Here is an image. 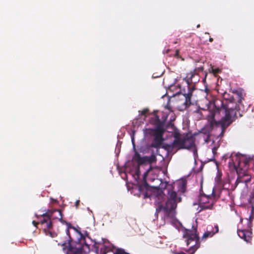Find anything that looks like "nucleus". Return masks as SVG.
Listing matches in <instances>:
<instances>
[{
	"label": "nucleus",
	"mask_w": 254,
	"mask_h": 254,
	"mask_svg": "<svg viewBox=\"0 0 254 254\" xmlns=\"http://www.w3.org/2000/svg\"><path fill=\"white\" fill-rule=\"evenodd\" d=\"M35 216L37 218L41 217L40 223L41 225H45L48 229L52 228L53 221L58 220L62 221L63 214L60 209H48L43 214H35Z\"/></svg>",
	"instance_id": "nucleus-5"
},
{
	"label": "nucleus",
	"mask_w": 254,
	"mask_h": 254,
	"mask_svg": "<svg viewBox=\"0 0 254 254\" xmlns=\"http://www.w3.org/2000/svg\"><path fill=\"white\" fill-rule=\"evenodd\" d=\"M157 160L155 155L152 154L150 156H147V162L148 163H152L155 162Z\"/></svg>",
	"instance_id": "nucleus-19"
},
{
	"label": "nucleus",
	"mask_w": 254,
	"mask_h": 254,
	"mask_svg": "<svg viewBox=\"0 0 254 254\" xmlns=\"http://www.w3.org/2000/svg\"><path fill=\"white\" fill-rule=\"evenodd\" d=\"M223 159L226 161L229 159L228 162L230 167L233 166L238 175H241L242 171H246L249 167V163L251 161L250 158H248L240 154L227 153L223 156Z\"/></svg>",
	"instance_id": "nucleus-4"
},
{
	"label": "nucleus",
	"mask_w": 254,
	"mask_h": 254,
	"mask_svg": "<svg viewBox=\"0 0 254 254\" xmlns=\"http://www.w3.org/2000/svg\"><path fill=\"white\" fill-rule=\"evenodd\" d=\"M161 146L166 150H169L171 148L174 147L172 146V144L170 145L167 143H163Z\"/></svg>",
	"instance_id": "nucleus-20"
},
{
	"label": "nucleus",
	"mask_w": 254,
	"mask_h": 254,
	"mask_svg": "<svg viewBox=\"0 0 254 254\" xmlns=\"http://www.w3.org/2000/svg\"><path fill=\"white\" fill-rule=\"evenodd\" d=\"M253 218H254V216H251L250 217V220L249 221V225H252V220L253 219Z\"/></svg>",
	"instance_id": "nucleus-25"
},
{
	"label": "nucleus",
	"mask_w": 254,
	"mask_h": 254,
	"mask_svg": "<svg viewBox=\"0 0 254 254\" xmlns=\"http://www.w3.org/2000/svg\"><path fill=\"white\" fill-rule=\"evenodd\" d=\"M164 189L167 190V199L165 206L162 204V202L165 199V194L164 191L162 190L158 189L154 194L155 201L158 203L156 208V214H157L161 210H163L168 217L173 218L175 216L177 204L181 201L182 198L178 195L175 191L172 189V187H167Z\"/></svg>",
	"instance_id": "nucleus-3"
},
{
	"label": "nucleus",
	"mask_w": 254,
	"mask_h": 254,
	"mask_svg": "<svg viewBox=\"0 0 254 254\" xmlns=\"http://www.w3.org/2000/svg\"><path fill=\"white\" fill-rule=\"evenodd\" d=\"M179 54V50H177L176 51L175 55L176 56H178Z\"/></svg>",
	"instance_id": "nucleus-27"
},
{
	"label": "nucleus",
	"mask_w": 254,
	"mask_h": 254,
	"mask_svg": "<svg viewBox=\"0 0 254 254\" xmlns=\"http://www.w3.org/2000/svg\"><path fill=\"white\" fill-rule=\"evenodd\" d=\"M216 200L214 189L212 190V196L200 194L198 198V207L197 209V212L200 213L201 211L206 209L212 210Z\"/></svg>",
	"instance_id": "nucleus-7"
},
{
	"label": "nucleus",
	"mask_w": 254,
	"mask_h": 254,
	"mask_svg": "<svg viewBox=\"0 0 254 254\" xmlns=\"http://www.w3.org/2000/svg\"><path fill=\"white\" fill-rule=\"evenodd\" d=\"M251 180V178L246 173V171H242L241 175H238L236 183H245L247 184Z\"/></svg>",
	"instance_id": "nucleus-13"
},
{
	"label": "nucleus",
	"mask_w": 254,
	"mask_h": 254,
	"mask_svg": "<svg viewBox=\"0 0 254 254\" xmlns=\"http://www.w3.org/2000/svg\"><path fill=\"white\" fill-rule=\"evenodd\" d=\"M211 71L213 74L216 76L218 73L220 72L221 70L218 68L214 69L213 67H211Z\"/></svg>",
	"instance_id": "nucleus-22"
},
{
	"label": "nucleus",
	"mask_w": 254,
	"mask_h": 254,
	"mask_svg": "<svg viewBox=\"0 0 254 254\" xmlns=\"http://www.w3.org/2000/svg\"><path fill=\"white\" fill-rule=\"evenodd\" d=\"M204 69V66L203 65H200L197 67H196L193 72H191L190 73V78L191 79V80L192 79V77L195 75V74H197L200 71H202Z\"/></svg>",
	"instance_id": "nucleus-17"
},
{
	"label": "nucleus",
	"mask_w": 254,
	"mask_h": 254,
	"mask_svg": "<svg viewBox=\"0 0 254 254\" xmlns=\"http://www.w3.org/2000/svg\"><path fill=\"white\" fill-rule=\"evenodd\" d=\"M174 137L175 139L172 142V146L178 149H190L195 146L194 138L191 135H182L180 133L176 132Z\"/></svg>",
	"instance_id": "nucleus-6"
},
{
	"label": "nucleus",
	"mask_w": 254,
	"mask_h": 254,
	"mask_svg": "<svg viewBox=\"0 0 254 254\" xmlns=\"http://www.w3.org/2000/svg\"><path fill=\"white\" fill-rule=\"evenodd\" d=\"M205 34H209V33H207V32H205Z\"/></svg>",
	"instance_id": "nucleus-33"
},
{
	"label": "nucleus",
	"mask_w": 254,
	"mask_h": 254,
	"mask_svg": "<svg viewBox=\"0 0 254 254\" xmlns=\"http://www.w3.org/2000/svg\"><path fill=\"white\" fill-rule=\"evenodd\" d=\"M209 41L210 42H212L213 41V39L211 37H209Z\"/></svg>",
	"instance_id": "nucleus-29"
},
{
	"label": "nucleus",
	"mask_w": 254,
	"mask_h": 254,
	"mask_svg": "<svg viewBox=\"0 0 254 254\" xmlns=\"http://www.w3.org/2000/svg\"><path fill=\"white\" fill-rule=\"evenodd\" d=\"M65 234L58 237L56 242L63 249L67 248L66 254H83L90 251L89 245L86 242L85 237L81 233L80 228L72 226L68 223Z\"/></svg>",
	"instance_id": "nucleus-2"
},
{
	"label": "nucleus",
	"mask_w": 254,
	"mask_h": 254,
	"mask_svg": "<svg viewBox=\"0 0 254 254\" xmlns=\"http://www.w3.org/2000/svg\"><path fill=\"white\" fill-rule=\"evenodd\" d=\"M151 123L156 126L154 129V136L163 137L165 132L164 128V121L160 120L159 116L155 115L151 120Z\"/></svg>",
	"instance_id": "nucleus-8"
},
{
	"label": "nucleus",
	"mask_w": 254,
	"mask_h": 254,
	"mask_svg": "<svg viewBox=\"0 0 254 254\" xmlns=\"http://www.w3.org/2000/svg\"><path fill=\"white\" fill-rule=\"evenodd\" d=\"M238 236L247 242H250L252 240V233L251 231L245 229L237 230Z\"/></svg>",
	"instance_id": "nucleus-12"
},
{
	"label": "nucleus",
	"mask_w": 254,
	"mask_h": 254,
	"mask_svg": "<svg viewBox=\"0 0 254 254\" xmlns=\"http://www.w3.org/2000/svg\"><path fill=\"white\" fill-rule=\"evenodd\" d=\"M187 88V92L184 90L183 94L185 97V104L186 106H189L191 104H193L194 103L196 102L197 99L195 98L194 95V92L195 90L194 86H192L190 87L189 85H188Z\"/></svg>",
	"instance_id": "nucleus-9"
},
{
	"label": "nucleus",
	"mask_w": 254,
	"mask_h": 254,
	"mask_svg": "<svg viewBox=\"0 0 254 254\" xmlns=\"http://www.w3.org/2000/svg\"><path fill=\"white\" fill-rule=\"evenodd\" d=\"M148 109H144L141 112L140 115L142 116H146V114L148 113Z\"/></svg>",
	"instance_id": "nucleus-23"
},
{
	"label": "nucleus",
	"mask_w": 254,
	"mask_h": 254,
	"mask_svg": "<svg viewBox=\"0 0 254 254\" xmlns=\"http://www.w3.org/2000/svg\"><path fill=\"white\" fill-rule=\"evenodd\" d=\"M219 230L218 226L217 225L213 227L212 226H208L207 227L206 231L204 233L202 240L206 239L209 237H212L215 234L218 233Z\"/></svg>",
	"instance_id": "nucleus-11"
},
{
	"label": "nucleus",
	"mask_w": 254,
	"mask_h": 254,
	"mask_svg": "<svg viewBox=\"0 0 254 254\" xmlns=\"http://www.w3.org/2000/svg\"><path fill=\"white\" fill-rule=\"evenodd\" d=\"M134 158L136 161L139 165L143 164L145 163H147V156L141 157L140 154L137 152H135Z\"/></svg>",
	"instance_id": "nucleus-16"
},
{
	"label": "nucleus",
	"mask_w": 254,
	"mask_h": 254,
	"mask_svg": "<svg viewBox=\"0 0 254 254\" xmlns=\"http://www.w3.org/2000/svg\"><path fill=\"white\" fill-rule=\"evenodd\" d=\"M164 140L163 137L154 136L153 142L150 146L157 149L159 148L163 144Z\"/></svg>",
	"instance_id": "nucleus-15"
},
{
	"label": "nucleus",
	"mask_w": 254,
	"mask_h": 254,
	"mask_svg": "<svg viewBox=\"0 0 254 254\" xmlns=\"http://www.w3.org/2000/svg\"><path fill=\"white\" fill-rule=\"evenodd\" d=\"M148 172L149 170L146 171L143 174L144 182L141 185H140L138 187V190L140 193H142L143 194L144 198L150 197V195H149L148 193V191L150 190V188L146 181V178L148 175Z\"/></svg>",
	"instance_id": "nucleus-10"
},
{
	"label": "nucleus",
	"mask_w": 254,
	"mask_h": 254,
	"mask_svg": "<svg viewBox=\"0 0 254 254\" xmlns=\"http://www.w3.org/2000/svg\"><path fill=\"white\" fill-rule=\"evenodd\" d=\"M131 140H132V143L134 144V138L133 136L131 138Z\"/></svg>",
	"instance_id": "nucleus-30"
},
{
	"label": "nucleus",
	"mask_w": 254,
	"mask_h": 254,
	"mask_svg": "<svg viewBox=\"0 0 254 254\" xmlns=\"http://www.w3.org/2000/svg\"><path fill=\"white\" fill-rule=\"evenodd\" d=\"M32 223L35 226H37V225L39 223V222H36L35 221H32Z\"/></svg>",
	"instance_id": "nucleus-26"
},
{
	"label": "nucleus",
	"mask_w": 254,
	"mask_h": 254,
	"mask_svg": "<svg viewBox=\"0 0 254 254\" xmlns=\"http://www.w3.org/2000/svg\"><path fill=\"white\" fill-rule=\"evenodd\" d=\"M102 254H129L126 253L124 249H117L115 252H114L111 248H105L102 249Z\"/></svg>",
	"instance_id": "nucleus-14"
},
{
	"label": "nucleus",
	"mask_w": 254,
	"mask_h": 254,
	"mask_svg": "<svg viewBox=\"0 0 254 254\" xmlns=\"http://www.w3.org/2000/svg\"><path fill=\"white\" fill-rule=\"evenodd\" d=\"M233 93L235 95L234 96L228 98V94L225 92L223 98L226 100H229L228 104H224L223 101L219 99H216L213 101V109L209 111V114L207 116L208 121L209 122L211 127H221V132L219 134V137H222L226 128L236 120L237 112L238 111L239 106L237 104L235 107L231 106L230 104L235 102L236 99L239 103H241L243 99L242 92L239 90H234Z\"/></svg>",
	"instance_id": "nucleus-1"
},
{
	"label": "nucleus",
	"mask_w": 254,
	"mask_h": 254,
	"mask_svg": "<svg viewBox=\"0 0 254 254\" xmlns=\"http://www.w3.org/2000/svg\"><path fill=\"white\" fill-rule=\"evenodd\" d=\"M165 108L166 109H167L168 112L167 113V114H169L170 112H172L173 111L172 110V107L171 106L170 104L169 101L168 102L167 105L165 106Z\"/></svg>",
	"instance_id": "nucleus-21"
},
{
	"label": "nucleus",
	"mask_w": 254,
	"mask_h": 254,
	"mask_svg": "<svg viewBox=\"0 0 254 254\" xmlns=\"http://www.w3.org/2000/svg\"><path fill=\"white\" fill-rule=\"evenodd\" d=\"M206 76H207V74L206 73L205 74V78H204V80L205 79Z\"/></svg>",
	"instance_id": "nucleus-32"
},
{
	"label": "nucleus",
	"mask_w": 254,
	"mask_h": 254,
	"mask_svg": "<svg viewBox=\"0 0 254 254\" xmlns=\"http://www.w3.org/2000/svg\"><path fill=\"white\" fill-rule=\"evenodd\" d=\"M46 228L44 229V231H45V233L46 235H49L52 238H54L57 236V234L55 232H53L51 231L50 229H48L46 227Z\"/></svg>",
	"instance_id": "nucleus-18"
},
{
	"label": "nucleus",
	"mask_w": 254,
	"mask_h": 254,
	"mask_svg": "<svg viewBox=\"0 0 254 254\" xmlns=\"http://www.w3.org/2000/svg\"><path fill=\"white\" fill-rule=\"evenodd\" d=\"M79 202H80V200H77L75 202V206L76 207V208H77L79 206Z\"/></svg>",
	"instance_id": "nucleus-24"
},
{
	"label": "nucleus",
	"mask_w": 254,
	"mask_h": 254,
	"mask_svg": "<svg viewBox=\"0 0 254 254\" xmlns=\"http://www.w3.org/2000/svg\"><path fill=\"white\" fill-rule=\"evenodd\" d=\"M200 27V25H199V24H198V25H197V28H198V27Z\"/></svg>",
	"instance_id": "nucleus-31"
},
{
	"label": "nucleus",
	"mask_w": 254,
	"mask_h": 254,
	"mask_svg": "<svg viewBox=\"0 0 254 254\" xmlns=\"http://www.w3.org/2000/svg\"><path fill=\"white\" fill-rule=\"evenodd\" d=\"M139 170L138 169V170H137L136 171L135 174H136L137 176H139Z\"/></svg>",
	"instance_id": "nucleus-28"
}]
</instances>
